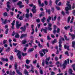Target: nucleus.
<instances>
[{
	"instance_id": "680f3d73",
	"label": "nucleus",
	"mask_w": 75,
	"mask_h": 75,
	"mask_svg": "<svg viewBox=\"0 0 75 75\" xmlns=\"http://www.w3.org/2000/svg\"><path fill=\"white\" fill-rule=\"evenodd\" d=\"M24 5H20V6H19V8H22V7H24Z\"/></svg>"
},
{
	"instance_id": "a211bd4d",
	"label": "nucleus",
	"mask_w": 75,
	"mask_h": 75,
	"mask_svg": "<svg viewBox=\"0 0 75 75\" xmlns=\"http://www.w3.org/2000/svg\"><path fill=\"white\" fill-rule=\"evenodd\" d=\"M9 75H15V71H13L12 73V71L11 70L9 71Z\"/></svg>"
},
{
	"instance_id": "09e8293b",
	"label": "nucleus",
	"mask_w": 75,
	"mask_h": 75,
	"mask_svg": "<svg viewBox=\"0 0 75 75\" xmlns=\"http://www.w3.org/2000/svg\"><path fill=\"white\" fill-rule=\"evenodd\" d=\"M7 19H5L3 22V23L5 24H6L7 23Z\"/></svg>"
},
{
	"instance_id": "1a4fd4ad",
	"label": "nucleus",
	"mask_w": 75,
	"mask_h": 75,
	"mask_svg": "<svg viewBox=\"0 0 75 75\" xmlns=\"http://www.w3.org/2000/svg\"><path fill=\"white\" fill-rule=\"evenodd\" d=\"M73 71L71 69H70L69 70V73L70 75H75V73H73Z\"/></svg>"
},
{
	"instance_id": "f257e3e1",
	"label": "nucleus",
	"mask_w": 75,
	"mask_h": 75,
	"mask_svg": "<svg viewBox=\"0 0 75 75\" xmlns=\"http://www.w3.org/2000/svg\"><path fill=\"white\" fill-rule=\"evenodd\" d=\"M69 2H68V3L67 4V5L69 7L67 6L65 8V10L66 11V13L67 14H69V10H71V5L69 4Z\"/></svg>"
},
{
	"instance_id": "5701e85b",
	"label": "nucleus",
	"mask_w": 75,
	"mask_h": 75,
	"mask_svg": "<svg viewBox=\"0 0 75 75\" xmlns=\"http://www.w3.org/2000/svg\"><path fill=\"white\" fill-rule=\"evenodd\" d=\"M17 63L16 62L14 64V67L15 69H17Z\"/></svg>"
},
{
	"instance_id": "f704fd0d",
	"label": "nucleus",
	"mask_w": 75,
	"mask_h": 75,
	"mask_svg": "<svg viewBox=\"0 0 75 75\" xmlns=\"http://www.w3.org/2000/svg\"><path fill=\"white\" fill-rule=\"evenodd\" d=\"M25 67L26 69H29L31 67L30 66L27 65L26 64H25Z\"/></svg>"
},
{
	"instance_id": "b1692460",
	"label": "nucleus",
	"mask_w": 75,
	"mask_h": 75,
	"mask_svg": "<svg viewBox=\"0 0 75 75\" xmlns=\"http://www.w3.org/2000/svg\"><path fill=\"white\" fill-rule=\"evenodd\" d=\"M56 42H57V40L54 39L52 42V44L53 45L54 44L56 43Z\"/></svg>"
},
{
	"instance_id": "2f4dec72",
	"label": "nucleus",
	"mask_w": 75,
	"mask_h": 75,
	"mask_svg": "<svg viewBox=\"0 0 75 75\" xmlns=\"http://www.w3.org/2000/svg\"><path fill=\"white\" fill-rule=\"evenodd\" d=\"M30 60L27 59L26 60V63L27 64H30Z\"/></svg>"
},
{
	"instance_id": "4c0bfd02",
	"label": "nucleus",
	"mask_w": 75,
	"mask_h": 75,
	"mask_svg": "<svg viewBox=\"0 0 75 75\" xmlns=\"http://www.w3.org/2000/svg\"><path fill=\"white\" fill-rule=\"evenodd\" d=\"M70 20H71V17L69 16L68 17V19H67L68 23H69V21H70Z\"/></svg>"
},
{
	"instance_id": "49530a36",
	"label": "nucleus",
	"mask_w": 75,
	"mask_h": 75,
	"mask_svg": "<svg viewBox=\"0 0 75 75\" xmlns=\"http://www.w3.org/2000/svg\"><path fill=\"white\" fill-rule=\"evenodd\" d=\"M55 59L56 61H58V59H58V58L57 56H56L55 57Z\"/></svg>"
},
{
	"instance_id": "0eeeda50",
	"label": "nucleus",
	"mask_w": 75,
	"mask_h": 75,
	"mask_svg": "<svg viewBox=\"0 0 75 75\" xmlns=\"http://www.w3.org/2000/svg\"><path fill=\"white\" fill-rule=\"evenodd\" d=\"M18 53L17 54V56H18V58L19 59L21 60V52L19 51V50L18 51Z\"/></svg>"
},
{
	"instance_id": "9b49d317",
	"label": "nucleus",
	"mask_w": 75,
	"mask_h": 75,
	"mask_svg": "<svg viewBox=\"0 0 75 75\" xmlns=\"http://www.w3.org/2000/svg\"><path fill=\"white\" fill-rule=\"evenodd\" d=\"M27 37V34H22L20 36L21 39H23L24 37Z\"/></svg>"
},
{
	"instance_id": "0e129e2a",
	"label": "nucleus",
	"mask_w": 75,
	"mask_h": 75,
	"mask_svg": "<svg viewBox=\"0 0 75 75\" xmlns=\"http://www.w3.org/2000/svg\"><path fill=\"white\" fill-rule=\"evenodd\" d=\"M12 1L13 3H16L18 1V0H12Z\"/></svg>"
},
{
	"instance_id": "9d476101",
	"label": "nucleus",
	"mask_w": 75,
	"mask_h": 75,
	"mask_svg": "<svg viewBox=\"0 0 75 75\" xmlns=\"http://www.w3.org/2000/svg\"><path fill=\"white\" fill-rule=\"evenodd\" d=\"M47 30H48V28H47L46 29H43V28H42L41 30V32H42L43 31H44V33L45 34H47Z\"/></svg>"
},
{
	"instance_id": "69168bd1",
	"label": "nucleus",
	"mask_w": 75,
	"mask_h": 75,
	"mask_svg": "<svg viewBox=\"0 0 75 75\" xmlns=\"http://www.w3.org/2000/svg\"><path fill=\"white\" fill-rule=\"evenodd\" d=\"M40 74H43V71H42V70H40Z\"/></svg>"
},
{
	"instance_id": "e2e57ef3",
	"label": "nucleus",
	"mask_w": 75,
	"mask_h": 75,
	"mask_svg": "<svg viewBox=\"0 0 75 75\" xmlns=\"http://www.w3.org/2000/svg\"><path fill=\"white\" fill-rule=\"evenodd\" d=\"M55 75V72L53 71H52L51 72V75Z\"/></svg>"
},
{
	"instance_id": "ddd939ff",
	"label": "nucleus",
	"mask_w": 75,
	"mask_h": 75,
	"mask_svg": "<svg viewBox=\"0 0 75 75\" xmlns=\"http://www.w3.org/2000/svg\"><path fill=\"white\" fill-rule=\"evenodd\" d=\"M62 41H61V39H59V48H62Z\"/></svg>"
},
{
	"instance_id": "a18cd8bd",
	"label": "nucleus",
	"mask_w": 75,
	"mask_h": 75,
	"mask_svg": "<svg viewBox=\"0 0 75 75\" xmlns=\"http://www.w3.org/2000/svg\"><path fill=\"white\" fill-rule=\"evenodd\" d=\"M36 21L37 23H40V20L39 18L37 19Z\"/></svg>"
},
{
	"instance_id": "412c9836",
	"label": "nucleus",
	"mask_w": 75,
	"mask_h": 75,
	"mask_svg": "<svg viewBox=\"0 0 75 75\" xmlns=\"http://www.w3.org/2000/svg\"><path fill=\"white\" fill-rule=\"evenodd\" d=\"M34 68L32 67L31 69L29 70V72H32V73H34Z\"/></svg>"
},
{
	"instance_id": "5fc2aeb1",
	"label": "nucleus",
	"mask_w": 75,
	"mask_h": 75,
	"mask_svg": "<svg viewBox=\"0 0 75 75\" xmlns=\"http://www.w3.org/2000/svg\"><path fill=\"white\" fill-rule=\"evenodd\" d=\"M48 23V27H52V24L50 23Z\"/></svg>"
},
{
	"instance_id": "c756f323",
	"label": "nucleus",
	"mask_w": 75,
	"mask_h": 75,
	"mask_svg": "<svg viewBox=\"0 0 75 75\" xmlns=\"http://www.w3.org/2000/svg\"><path fill=\"white\" fill-rule=\"evenodd\" d=\"M23 4V3L21 1H19V2L17 4V5H18V6H20L21 4Z\"/></svg>"
},
{
	"instance_id": "4be33fe9",
	"label": "nucleus",
	"mask_w": 75,
	"mask_h": 75,
	"mask_svg": "<svg viewBox=\"0 0 75 75\" xmlns=\"http://www.w3.org/2000/svg\"><path fill=\"white\" fill-rule=\"evenodd\" d=\"M46 20V19L45 18V17H43V18L41 19V21L42 23H44L45 22V21Z\"/></svg>"
},
{
	"instance_id": "338daca9",
	"label": "nucleus",
	"mask_w": 75,
	"mask_h": 75,
	"mask_svg": "<svg viewBox=\"0 0 75 75\" xmlns=\"http://www.w3.org/2000/svg\"><path fill=\"white\" fill-rule=\"evenodd\" d=\"M26 18H28V17H29V15L27 13L26 14Z\"/></svg>"
},
{
	"instance_id": "4468645a",
	"label": "nucleus",
	"mask_w": 75,
	"mask_h": 75,
	"mask_svg": "<svg viewBox=\"0 0 75 75\" xmlns=\"http://www.w3.org/2000/svg\"><path fill=\"white\" fill-rule=\"evenodd\" d=\"M69 35H71V37L72 39L74 40L75 38V34H72L71 33H69Z\"/></svg>"
},
{
	"instance_id": "393cba45",
	"label": "nucleus",
	"mask_w": 75,
	"mask_h": 75,
	"mask_svg": "<svg viewBox=\"0 0 75 75\" xmlns=\"http://www.w3.org/2000/svg\"><path fill=\"white\" fill-rule=\"evenodd\" d=\"M16 72L19 75H22V73H21L20 71H19L18 70H16Z\"/></svg>"
},
{
	"instance_id": "c03bdc74",
	"label": "nucleus",
	"mask_w": 75,
	"mask_h": 75,
	"mask_svg": "<svg viewBox=\"0 0 75 75\" xmlns=\"http://www.w3.org/2000/svg\"><path fill=\"white\" fill-rule=\"evenodd\" d=\"M53 33L54 34H55V33H57V30H56V29H54Z\"/></svg>"
},
{
	"instance_id": "864d4df0",
	"label": "nucleus",
	"mask_w": 75,
	"mask_h": 75,
	"mask_svg": "<svg viewBox=\"0 0 75 75\" xmlns=\"http://www.w3.org/2000/svg\"><path fill=\"white\" fill-rule=\"evenodd\" d=\"M44 3L46 6H47L48 5V2H47V1H44Z\"/></svg>"
},
{
	"instance_id": "a19ab883",
	"label": "nucleus",
	"mask_w": 75,
	"mask_h": 75,
	"mask_svg": "<svg viewBox=\"0 0 75 75\" xmlns=\"http://www.w3.org/2000/svg\"><path fill=\"white\" fill-rule=\"evenodd\" d=\"M75 8V3H73V5L72 6V9H74Z\"/></svg>"
},
{
	"instance_id": "bb28decb",
	"label": "nucleus",
	"mask_w": 75,
	"mask_h": 75,
	"mask_svg": "<svg viewBox=\"0 0 75 75\" xmlns=\"http://www.w3.org/2000/svg\"><path fill=\"white\" fill-rule=\"evenodd\" d=\"M22 44H25L27 43V40H22Z\"/></svg>"
},
{
	"instance_id": "c9c22d12",
	"label": "nucleus",
	"mask_w": 75,
	"mask_h": 75,
	"mask_svg": "<svg viewBox=\"0 0 75 75\" xmlns=\"http://www.w3.org/2000/svg\"><path fill=\"white\" fill-rule=\"evenodd\" d=\"M38 45L39 47V48H43V46L41 45L40 43H39Z\"/></svg>"
},
{
	"instance_id": "3c124183",
	"label": "nucleus",
	"mask_w": 75,
	"mask_h": 75,
	"mask_svg": "<svg viewBox=\"0 0 75 75\" xmlns=\"http://www.w3.org/2000/svg\"><path fill=\"white\" fill-rule=\"evenodd\" d=\"M4 17H6V16H7V12H5L4 13Z\"/></svg>"
},
{
	"instance_id": "603ef678",
	"label": "nucleus",
	"mask_w": 75,
	"mask_h": 75,
	"mask_svg": "<svg viewBox=\"0 0 75 75\" xmlns=\"http://www.w3.org/2000/svg\"><path fill=\"white\" fill-rule=\"evenodd\" d=\"M48 30L49 31H51L52 30V28L51 27H48Z\"/></svg>"
},
{
	"instance_id": "473e14b6",
	"label": "nucleus",
	"mask_w": 75,
	"mask_h": 75,
	"mask_svg": "<svg viewBox=\"0 0 75 75\" xmlns=\"http://www.w3.org/2000/svg\"><path fill=\"white\" fill-rule=\"evenodd\" d=\"M7 7L9 10L11 9V6L8 4H7Z\"/></svg>"
},
{
	"instance_id": "2eb2a0df",
	"label": "nucleus",
	"mask_w": 75,
	"mask_h": 75,
	"mask_svg": "<svg viewBox=\"0 0 75 75\" xmlns=\"http://www.w3.org/2000/svg\"><path fill=\"white\" fill-rule=\"evenodd\" d=\"M14 24H15V21H13V22H12L11 23L12 26L11 28L12 29H14Z\"/></svg>"
},
{
	"instance_id": "c85d7f7f",
	"label": "nucleus",
	"mask_w": 75,
	"mask_h": 75,
	"mask_svg": "<svg viewBox=\"0 0 75 75\" xmlns=\"http://www.w3.org/2000/svg\"><path fill=\"white\" fill-rule=\"evenodd\" d=\"M34 50V48H32L30 49L29 50H28V52H32V51H33Z\"/></svg>"
},
{
	"instance_id": "aec40b11",
	"label": "nucleus",
	"mask_w": 75,
	"mask_h": 75,
	"mask_svg": "<svg viewBox=\"0 0 75 75\" xmlns=\"http://www.w3.org/2000/svg\"><path fill=\"white\" fill-rule=\"evenodd\" d=\"M39 53L40 54V55L41 57H44V53H42V51H39Z\"/></svg>"
},
{
	"instance_id": "bf43d9fd",
	"label": "nucleus",
	"mask_w": 75,
	"mask_h": 75,
	"mask_svg": "<svg viewBox=\"0 0 75 75\" xmlns=\"http://www.w3.org/2000/svg\"><path fill=\"white\" fill-rule=\"evenodd\" d=\"M56 8L57 10H60V8L57 6H56Z\"/></svg>"
},
{
	"instance_id": "dca6fc26",
	"label": "nucleus",
	"mask_w": 75,
	"mask_h": 75,
	"mask_svg": "<svg viewBox=\"0 0 75 75\" xmlns=\"http://www.w3.org/2000/svg\"><path fill=\"white\" fill-rule=\"evenodd\" d=\"M25 15L24 14H23V16H20L19 18V19L20 20H23V18H24V17Z\"/></svg>"
},
{
	"instance_id": "a878e982",
	"label": "nucleus",
	"mask_w": 75,
	"mask_h": 75,
	"mask_svg": "<svg viewBox=\"0 0 75 75\" xmlns=\"http://www.w3.org/2000/svg\"><path fill=\"white\" fill-rule=\"evenodd\" d=\"M64 49H67L68 51H69V46H67L66 45H65L64 46Z\"/></svg>"
},
{
	"instance_id": "39448f33",
	"label": "nucleus",
	"mask_w": 75,
	"mask_h": 75,
	"mask_svg": "<svg viewBox=\"0 0 75 75\" xmlns=\"http://www.w3.org/2000/svg\"><path fill=\"white\" fill-rule=\"evenodd\" d=\"M67 65V60L64 61V62L62 65L63 69H65L66 68V65Z\"/></svg>"
},
{
	"instance_id": "8fccbe9b",
	"label": "nucleus",
	"mask_w": 75,
	"mask_h": 75,
	"mask_svg": "<svg viewBox=\"0 0 75 75\" xmlns=\"http://www.w3.org/2000/svg\"><path fill=\"white\" fill-rule=\"evenodd\" d=\"M13 59V56H11L10 58V59L11 61H12Z\"/></svg>"
},
{
	"instance_id": "6e6552de",
	"label": "nucleus",
	"mask_w": 75,
	"mask_h": 75,
	"mask_svg": "<svg viewBox=\"0 0 75 75\" xmlns=\"http://www.w3.org/2000/svg\"><path fill=\"white\" fill-rule=\"evenodd\" d=\"M26 27H27V26L26 25H24L23 27H21L20 29L21 30H22V31H23V32H25V30H26Z\"/></svg>"
},
{
	"instance_id": "f03ea898",
	"label": "nucleus",
	"mask_w": 75,
	"mask_h": 75,
	"mask_svg": "<svg viewBox=\"0 0 75 75\" xmlns=\"http://www.w3.org/2000/svg\"><path fill=\"white\" fill-rule=\"evenodd\" d=\"M15 34H16V35L15 36V38H20V35H19L18 33H16V32H14V31H13V32L11 36H14Z\"/></svg>"
},
{
	"instance_id": "7c9ffc66",
	"label": "nucleus",
	"mask_w": 75,
	"mask_h": 75,
	"mask_svg": "<svg viewBox=\"0 0 75 75\" xmlns=\"http://www.w3.org/2000/svg\"><path fill=\"white\" fill-rule=\"evenodd\" d=\"M24 73L26 75H27L28 74H29V72L27 71V70L25 69L24 71Z\"/></svg>"
},
{
	"instance_id": "423d86ee",
	"label": "nucleus",
	"mask_w": 75,
	"mask_h": 75,
	"mask_svg": "<svg viewBox=\"0 0 75 75\" xmlns=\"http://www.w3.org/2000/svg\"><path fill=\"white\" fill-rule=\"evenodd\" d=\"M38 1L39 6L40 7H44V3H43L41 4V1L40 0H38Z\"/></svg>"
},
{
	"instance_id": "72a5a7b5",
	"label": "nucleus",
	"mask_w": 75,
	"mask_h": 75,
	"mask_svg": "<svg viewBox=\"0 0 75 75\" xmlns=\"http://www.w3.org/2000/svg\"><path fill=\"white\" fill-rule=\"evenodd\" d=\"M22 55L23 57H25L27 55V53H22Z\"/></svg>"
},
{
	"instance_id": "79ce46f5",
	"label": "nucleus",
	"mask_w": 75,
	"mask_h": 75,
	"mask_svg": "<svg viewBox=\"0 0 75 75\" xmlns=\"http://www.w3.org/2000/svg\"><path fill=\"white\" fill-rule=\"evenodd\" d=\"M7 40H4L3 42V44H5L7 43Z\"/></svg>"
},
{
	"instance_id": "de8ad7c7",
	"label": "nucleus",
	"mask_w": 75,
	"mask_h": 75,
	"mask_svg": "<svg viewBox=\"0 0 75 75\" xmlns=\"http://www.w3.org/2000/svg\"><path fill=\"white\" fill-rule=\"evenodd\" d=\"M60 32V29L59 28H57V33H59Z\"/></svg>"
},
{
	"instance_id": "7ed1b4c3",
	"label": "nucleus",
	"mask_w": 75,
	"mask_h": 75,
	"mask_svg": "<svg viewBox=\"0 0 75 75\" xmlns=\"http://www.w3.org/2000/svg\"><path fill=\"white\" fill-rule=\"evenodd\" d=\"M21 25V23H20V24H19V22L16 21V27L17 29H19L20 26Z\"/></svg>"
},
{
	"instance_id": "58836bf2",
	"label": "nucleus",
	"mask_w": 75,
	"mask_h": 75,
	"mask_svg": "<svg viewBox=\"0 0 75 75\" xmlns=\"http://www.w3.org/2000/svg\"><path fill=\"white\" fill-rule=\"evenodd\" d=\"M11 50L10 49V47H8L7 49L6 50V52H9Z\"/></svg>"
},
{
	"instance_id": "4d7b16f0",
	"label": "nucleus",
	"mask_w": 75,
	"mask_h": 75,
	"mask_svg": "<svg viewBox=\"0 0 75 75\" xmlns=\"http://www.w3.org/2000/svg\"><path fill=\"white\" fill-rule=\"evenodd\" d=\"M47 38L48 40H51V38L50 37V36H48L47 37Z\"/></svg>"
},
{
	"instance_id": "052dcab7",
	"label": "nucleus",
	"mask_w": 75,
	"mask_h": 75,
	"mask_svg": "<svg viewBox=\"0 0 75 75\" xmlns=\"http://www.w3.org/2000/svg\"><path fill=\"white\" fill-rule=\"evenodd\" d=\"M29 6L30 7H32L34 6V4H29Z\"/></svg>"
},
{
	"instance_id": "37998d69",
	"label": "nucleus",
	"mask_w": 75,
	"mask_h": 75,
	"mask_svg": "<svg viewBox=\"0 0 75 75\" xmlns=\"http://www.w3.org/2000/svg\"><path fill=\"white\" fill-rule=\"evenodd\" d=\"M8 28H7L6 31H5V34H8Z\"/></svg>"
},
{
	"instance_id": "cd10ccee",
	"label": "nucleus",
	"mask_w": 75,
	"mask_h": 75,
	"mask_svg": "<svg viewBox=\"0 0 75 75\" xmlns=\"http://www.w3.org/2000/svg\"><path fill=\"white\" fill-rule=\"evenodd\" d=\"M64 37L65 40H66V41H69V39L68 38L67 36H66V35H64Z\"/></svg>"
},
{
	"instance_id": "e433bc0d",
	"label": "nucleus",
	"mask_w": 75,
	"mask_h": 75,
	"mask_svg": "<svg viewBox=\"0 0 75 75\" xmlns=\"http://www.w3.org/2000/svg\"><path fill=\"white\" fill-rule=\"evenodd\" d=\"M65 54L67 55V56H69V54L68 53V52L67 51H66L65 52Z\"/></svg>"
},
{
	"instance_id": "6e6d98bb",
	"label": "nucleus",
	"mask_w": 75,
	"mask_h": 75,
	"mask_svg": "<svg viewBox=\"0 0 75 75\" xmlns=\"http://www.w3.org/2000/svg\"><path fill=\"white\" fill-rule=\"evenodd\" d=\"M51 10L52 11V13H54V11L55 10V8H51Z\"/></svg>"
},
{
	"instance_id": "20e7f679",
	"label": "nucleus",
	"mask_w": 75,
	"mask_h": 75,
	"mask_svg": "<svg viewBox=\"0 0 75 75\" xmlns=\"http://www.w3.org/2000/svg\"><path fill=\"white\" fill-rule=\"evenodd\" d=\"M33 8L31 9V11L34 14V13H36L37 12V10L35 9L36 8V6L35 5H33Z\"/></svg>"
},
{
	"instance_id": "774afa93",
	"label": "nucleus",
	"mask_w": 75,
	"mask_h": 75,
	"mask_svg": "<svg viewBox=\"0 0 75 75\" xmlns=\"http://www.w3.org/2000/svg\"><path fill=\"white\" fill-rule=\"evenodd\" d=\"M59 1V0H56V1H55L56 4L57 5L58 2V1Z\"/></svg>"
},
{
	"instance_id": "13d9d810",
	"label": "nucleus",
	"mask_w": 75,
	"mask_h": 75,
	"mask_svg": "<svg viewBox=\"0 0 75 75\" xmlns=\"http://www.w3.org/2000/svg\"><path fill=\"white\" fill-rule=\"evenodd\" d=\"M46 59L47 60V61H50V57H49L48 58H46Z\"/></svg>"
},
{
	"instance_id": "f3484780",
	"label": "nucleus",
	"mask_w": 75,
	"mask_h": 75,
	"mask_svg": "<svg viewBox=\"0 0 75 75\" xmlns=\"http://www.w3.org/2000/svg\"><path fill=\"white\" fill-rule=\"evenodd\" d=\"M46 13H48L49 14H51V9H47V8H45Z\"/></svg>"
},
{
	"instance_id": "ea45409f",
	"label": "nucleus",
	"mask_w": 75,
	"mask_h": 75,
	"mask_svg": "<svg viewBox=\"0 0 75 75\" xmlns=\"http://www.w3.org/2000/svg\"><path fill=\"white\" fill-rule=\"evenodd\" d=\"M52 1L51 0L49 1V5L50 7H51L52 5Z\"/></svg>"
},
{
	"instance_id": "f8f14e48",
	"label": "nucleus",
	"mask_w": 75,
	"mask_h": 75,
	"mask_svg": "<svg viewBox=\"0 0 75 75\" xmlns=\"http://www.w3.org/2000/svg\"><path fill=\"white\" fill-rule=\"evenodd\" d=\"M42 51L43 52L44 54L45 55L46 54L45 51L46 52H48V50L47 49H42Z\"/></svg>"
},
{
	"instance_id": "6ab92c4d",
	"label": "nucleus",
	"mask_w": 75,
	"mask_h": 75,
	"mask_svg": "<svg viewBox=\"0 0 75 75\" xmlns=\"http://www.w3.org/2000/svg\"><path fill=\"white\" fill-rule=\"evenodd\" d=\"M51 20V17L50 16H49L48 18H47V22L48 23H49L50 21V20Z\"/></svg>"
}]
</instances>
